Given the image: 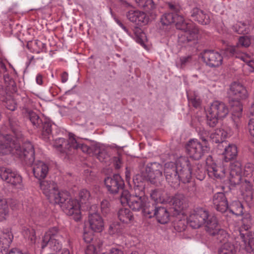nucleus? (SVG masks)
I'll use <instances>...</instances> for the list:
<instances>
[{"instance_id": "nucleus-63", "label": "nucleus", "mask_w": 254, "mask_h": 254, "mask_svg": "<svg viewBox=\"0 0 254 254\" xmlns=\"http://www.w3.org/2000/svg\"><path fill=\"white\" fill-rule=\"evenodd\" d=\"M83 237V240L87 243H90L93 240V236L91 233H84Z\"/></svg>"}, {"instance_id": "nucleus-23", "label": "nucleus", "mask_w": 254, "mask_h": 254, "mask_svg": "<svg viewBox=\"0 0 254 254\" xmlns=\"http://www.w3.org/2000/svg\"><path fill=\"white\" fill-rule=\"evenodd\" d=\"M33 172L34 176L41 180L47 176L49 172V167L44 162L38 161L33 164Z\"/></svg>"}, {"instance_id": "nucleus-60", "label": "nucleus", "mask_w": 254, "mask_h": 254, "mask_svg": "<svg viewBox=\"0 0 254 254\" xmlns=\"http://www.w3.org/2000/svg\"><path fill=\"white\" fill-rule=\"evenodd\" d=\"M85 254H97L95 246L93 245H89L85 251Z\"/></svg>"}, {"instance_id": "nucleus-43", "label": "nucleus", "mask_w": 254, "mask_h": 254, "mask_svg": "<svg viewBox=\"0 0 254 254\" xmlns=\"http://www.w3.org/2000/svg\"><path fill=\"white\" fill-rule=\"evenodd\" d=\"M242 175L236 174V173H231L229 178L230 183L231 185H236L239 184L242 180Z\"/></svg>"}, {"instance_id": "nucleus-37", "label": "nucleus", "mask_w": 254, "mask_h": 254, "mask_svg": "<svg viewBox=\"0 0 254 254\" xmlns=\"http://www.w3.org/2000/svg\"><path fill=\"white\" fill-rule=\"evenodd\" d=\"M23 235L25 239L30 241L32 244L36 242L35 231L31 228H25L22 232Z\"/></svg>"}, {"instance_id": "nucleus-3", "label": "nucleus", "mask_w": 254, "mask_h": 254, "mask_svg": "<svg viewBox=\"0 0 254 254\" xmlns=\"http://www.w3.org/2000/svg\"><path fill=\"white\" fill-rule=\"evenodd\" d=\"M135 186L140 188L135 189V194L130 195L127 190H124L120 196V201L122 205H128L129 207L134 211H139L143 209L147 200V197L142 191L144 189L143 185L141 184H136Z\"/></svg>"}, {"instance_id": "nucleus-49", "label": "nucleus", "mask_w": 254, "mask_h": 254, "mask_svg": "<svg viewBox=\"0 0 254 254\" xmlns=\"http://www.w3.org/2000/svg\"><path fill=\"white\" fill-rule=\"evenodd\" d=\"M166 6L171 11L176 13V14L179 13L181 9L180 4L175 2H166Z\"/></svg>"}, {"instance_id": "nucleus-64", "label": "nucleus", "mask_w": 254, "mask_h": 254, "mask_svg": "<svg viewBox=\"0 0 254 254\" xmlns=\"http://www.w3.org/2000/svg\"><path fill=\"white\" fill-rule=\"evenodd\" d=\"M124 254V252L120 249L117 248H112L108 254Z\"/></svg>"}, {"instance_id": "nucleus-48", "label": "nucleus", "mask_w": 254, "mask_h": 254, "mask_svg": "<svg viewBox=\"0 0 254 254\" xmlns=\"http://www.w3.org/2000/svg\"><path fill=\"white\" fill-rule=\"evenodd\" d=\"M0 211L8 214V207L6 199L0 193Z\"/></svg>"}, {"instance_id": "nucleus-56", "label": "nucleus", "mask_w": 254, "mask_h": 254, "mask_svg": "<svg viewBox=\"0 0 254 254\" xmlns=\"http://www.w3.org/2000/svg\"><path fill=\"white\" fill-rule=\"evenodd\" d=\"M189 103L191 104L194 107L197 108L200 105V99L196 97H192L191 98L188 97Z\"/></svg>"}, {"instance_id": "nucleus-57", "label": "nucleus", "mask_w": 254, "mask_h": 254, "mask_svg": "<svg viewBox=\"0 0 254 254\" xmlns=\"http://www.w3.org/2000/svg\"><path fill=\"white\" fill-rule=\"evenodd\" d=\"M174 228L178 231H183L186 229V226L184 222L180 220L177 223H174Z\"/></svg>"}, {"instance_id": "nucleus-38", "label": "nucleus", "mask_w": 254, "mask_h": 254, "mask_svg": "<svg viewBox=\"0 0 254 254\" xmlns=\"http://www.w3.org/2000/svg\"><path fill=\"white\" fill-rule=\"evenodd\" d=\"M229 210L232 213L239 216L243 214V207L239 201H235L231 204Z\"/></svg>"}, {"instance_id": "nucleus-35", "label": "nucleus", "mask_w": 254, "mask_h": 254, "mask_svg": "<svg viewBox=\"0 0 254 254\" xmlns=\"http://www.w3.org/2000/svg\"><path fill=\"white\" fill-rule=\"evenodd\" d=\"M236 249L231 243H225L219 249V254H235Z\"/></svg>"}, {"instance_id": "nucleus-5", "label": "nucleus", "mask_w": 254, "mask_h": 254, "mask_svg": "<svg viewBox=\"0 0 254 254\" xmlns=\"http://www.w3.org/2000/svg\"><path fill=\"white\" fill-rule=\"evenodd\" d=\"M40 187L43 193L52 203L63 202L68 198L67 191H60L57 185L50 180L40 182Z\"/></svg>"}, {"instance_id": "nucleus-27", "label": "nucleus", "mask_w": 254, "mask_h": 254, "mask_svg": "<svg viewBox=\"0 0 254 254\" xmlns=\"http://www.w3.org/2000/svg\"><path fill=\"white\" fill-rule=\"evenodd\" d=\"M227 136V133L226 131L222 129H217L215 132L211 133L210 138L213 142L216 143H220L219 147L221 146L224 147V144H227V142L224 140Z\"/></svg>"}, {"instance_id": "nucleus-1", "label": "nucleus", "mask_w": 254, "mask_h": 254, "mask_svg": "<svg viewBox=\"0 0 254 254\" xmlns=\"http://www.w3.org/2000/svg\"><path fill=\"white\" fill-rule=\"evenodd\" d=\"M21 134H3L0 132V154L7 155L12 153L18 156L28 165H31L35 159L33 145L29 142L24 143L22 148L17 142Z\"/></svg>"}, {"instance_id": "nucleus-21", "label": "nucleus", "mask_w": 254, "mask_h": 254, "mask_svg": "<svg viewBox=\"0 0 254 254\" xmlns=\"http://www.w3.org/2000/svg\"><path fill=\"white\" fill-rule=\"evenodd\" d=\"M213 202L216 209L221 213L225 212L228 209V201L224 193H216L213 197Z\"/></svg>"}, {"instance_id": "nucleus-10", "label": "nucleus", "mask_w": 254, "mask_h": 254, "mask_svg": "<svg viewBox=\"0 0 254 254\" xmlns=\"http://www.w3.org/2000/svg\"><path fill=\"white\" fill-rule=\"evenodd\" d=\"M187 152L190 157L194 159H200L209 150L208 145H203L197 139H190L187 144Z\"/></svg>"}, {"instance_id": "nucleus-33", "label": "nucleus", "mask_w": 254, "mask_h": 254, "mask_svg": "<svg viewBox=\"0 0 254 254\" xmlns=\"http://www.w3.org/2000/svg\"><path fill=\"white\" fill-rule=\"evenodd\" d=\"M208 160V159H207L206 164L208 166L207 171L209 175L211 177L214 176L216 178H220L222 176V174H221L222 170V168L214 163L209 164Z\"/></svg>"}, {"instance_id": "nucleus-2", "label": "nucleus", "mask_w": 254, "mask_h": 254, "mask_svg": "<svg viewBox=\"0 0 254 254\" xmlns=\"http://www.w3.org/2000/svg\"><path fill=\"white\" fill-rule=\"evenodd\" d=\"M161 21L164 25L176 22L177 29L184 31V33L179 35L178 42L181 44L191 45L198 39L199 32L198 27L192 22L185 21L181 15L173 13H165L162 16Z\"/></svg>"}, {"instance_id": "nucleus-15", "label": "nucleus", "mask_w": 254, "mask_h": 254, "mask_svg": "<svg viewBox=\"0 0 254 254\" xmlns=\"http://www.w3.org/2000/svg\"><path fill=\"white\" fill-rule=\"evenodd\" d=\"M228 96L232 101L240 104V101L246 99L248 92L246 88L241 83L234 82L231 84L228 91Z\"/></svg>"}, {"instance_id": "nucleus-46", "label": "nucleus", "mask_w": 254, "mask_h": 254, "mask_svg": "<svg viewBox=\"0 0 254 254\" xmlns=\"http://www.w3.org/2000/svg\"><path fill=\"white\" fill-rule=\"evenodd\" d=\"M230 172L231 173H236V174L242 175L243 171L241 163L239 162L232 163L231 165Z\"/></svg>"}, {"instance_id": "nucleus-53", "label": "nucleus", "mask_w": 254, "mask_h": 254, "mask_svg": "<svg viewBox=\"0 0 254 254\" xmlns=\"http://www.w3.org/2000/svg\"><path fill=\"white\" fill-rule=\"evenodd\" d=\"M109 232L111 235L120 232V225L118 223H113L109 228Z\"/></svg>"}, {"instance_id": "nucleus-52", "label": "nucleus", "mask_w": 254, "mask_h": 254, "mask_svg": "<svg viewBox=\"0 0 254 254\" xmlns=\"http://www.w3.org/2000/svg\"><path fill=\"white\" fill-rule=\"evenodd\" d=\"M192 61L191 56H187L182 57L180 59V66L181 68H183L186 65L190 64Z\"/></svg>"}, {"instance_id": "nucleus-55", "label": "nucleus", "mask_w": 254, "mask_h": 254, "mask_svg": "<svg viewBox=\"0 0 254 254\" xmlns=\"http://www.w3.org/2000/svg\"><path fill=\"white\" fill-rule=\"evenodd\" d=\"M209 133V132L205 130H202L199 133L200 138L201 139L202 143H201L203 145L207 144L208 145L207 139V138L208 137Z\"/></svg>"}, {"instance_id": "nucleus-61", "label": "nucleus", "mask_w": 254, "mask_h": 254, "mask_svg": "<svg viewBox=\"0 0 254 254\" xmlns=\"http://www.w3.org/2000/svg\"><path fill=\"white\" fill-rule=\"evenodd\" d=\"M16 104L13 100H7L6 101V107L9 110H15L16 109Z\"/></svg>"}, {"instance_id": "nucleus-62", "label": "nucleus", "mask_w": 254, "mask_h": 254, "mask_svg": "<svg viewBox=\"0 0 254 254\" xmlns=\"http://www.w3.org/2000/svg\"><path fill=\"white\" fill-rule=\"evenodd\" d=\"M226 54L229 56H234L236 54V48L234 47H229L226 49Z\"/></svg>"}, {"instance_id": "nucleus-32", "label": "nucleus", "mask_w": 254, "mask_h": 254, "mask_svg": "<svg viewBox=\"0 0 254 254\" xmlns=\"http://www.w3.org/2000/svg\"><path fill=\"white\" fill-rule=\"evenodd\" d=\"M234 32L239 34H248L251 30L252 27L246 23L239 22L232 27Z\"/></svg>"}, {"instance_id": "nucleus-31", "label": "nucleus", "mask_w": 254, "mask_h": 254, "mask_svg": "<svg viewBox=\"0 0 254 254\" xmlns=\"http://www.w3.org/2000/svg\"><path fill=\"white\" fill-rule=\"evenodd\" d=\"M23 113L27 114L30 121L34 126L36 127H40L43 120L40 119L35 112H33L26 107L23 109Z\"/></svg>"}, {"instance_id": "nucleus-13", "label": "nucleus", "mask_w": 254, "mask_h": 254, "mask_svg": "<svg viewBox=\"0 0 254 254\" xmlns=\"http://www.w3.org/2000/svg\"><path fill=\"white\" fill-rule=\"evenodd\" d=\"M54 146L61 153L71 154L76 150L78 145L74 137H69L66 140L63 138L55 139Z\"/></svg>"}, {"instance_id": "nucleus-58", "label": "nucleus", "mask_w": 254, "mask_h": 254, "mask_svg": "<svg viewBox=\"0 0 254 254\" xmlns=\"http://www.w3.org/2000/svg\"><path fill=\"white\" fill-rule=\"evenodd\" d=\"M143 3V5H141L140 7L147 8L148 9H151L154 7V4L153 0H144Z\"/></svg>"}, {"instance_id": "nucleus-29", "label": "nucleus", "mask_w": 254, "mask_h": 254, "mask_svg": "<svg viewBox=\"0 0 254 254\" xmlns=\"http://www.w3.org/2000/svg\"><path fill=\"white\" fill-rule=\"evenodd\" d=\"M156 217L158 222L166 224L169 220L170 213L168 210L163 207H158L156 210Z\"/></svg>"}, {"instance_id": "nucleus-17", "label": "nucleus", "mask_w": 254, "mask_h": 254, "mask_svg": "<svg viewBox=\"0 0 254 254\" xmlns=\"http://www.w3.org/2000/svg\"><path fill=\"white\" fill-rule=\"evenodd\" d=\"M105 185L110 193L116 194L122 190L124 187V182L118 174L114 175L105 179Z\"/></svg>"}, {"instance_id": "nucleus-59", "label": "nucleus", "mask_w": 254, "mask_h": 254, "mask_svg": "<svg viewBox=\"0 0 254 254\" xmlns=\"http://www.w3.org/2000/svg\"><path fill=\"white\" fill-rule=\"evenodd\" d=\"M248 128L250 133L254 137V118L252 117L249 122Z\"/></svg>"}, {"instance_id": "nucleus-54", "label": "nucleus", "mask_w": 254, "mask_h": 254, "mask_svg": "<svg viewBox=\"0 0 254 254\" xmlns=\"http://www.w3.org/2000/svg\"><path fill=\"white\" fill-rule=\"evenodd\" d=\"M243 223L242 228H243L246 232L250 228L251 225V219L249 216L247 217H244L242 219Z\"/></svg>"}, {"instance_id": "nucleus-42", "label": "nucleus", "mask_w": 254, "mask_h": 254, "mask_svg": "<svg viewBox=\"0 0 254 254\" xmlns=\"http://www.w3.org/2000/svg\"><path fill=\"white\" fill-rule=\"evenodd\" d=\"M251 44V38L248 36H244L240 37L237 45L238 46L246 48L249 47Z\"/></svg>"}, {"instance_id": "nucleus-19", "label": "nucleus", "mask_w": 254, "mask_h": 254, "mask_svg": "<svg viewBox=\"0 0 254 254\" xmlns=\"http://www.w3.org/2000/svg\"><path fill=\"white\" fill-rule=\"evenodd\" d=\"M173 206V208L178 214L187 206V199L183 193H176L171 197L169 203Z\"/></svg>"}, {"instance_id": "nucleus-26", "label": "nucleus", "mask_w": 254, "mask_h": 254, "mask_svg": "<svg viewBox=\"0 0 254 254\" xmlns=\"http://www.w3.org/2000/svg\"><path fill=\"white\" fill-rule=\"evenodd\" d=\"M39 127L41 128L42 138L46 141L50 140L52 137L51 122L48 120L44 119Z\"/></svg>"}, {"instance_id": "nucleus-30", "label": "nucleus", "mask_w": 254, "mask_h": 254, "mask_svg": "<svg viewBox=\"0 0 254 254\" xmlns=\"http://www.w3.org/2000/svg\"><path fill=\"white\" fill-rule=\"evenodd\" d=\"M119 219L124 223H129L134 219L132 212L129 209L121 208L118 213Z\"/></svg>"}, {"instance_id": "nucleus-8", "label": "nucleus", "mask_w": 254, "mask_h": 254, "mask_svg": "<svg viewBox=\"0 0 254 254\" xmlns=\"http://www.w3.org/2000/svg\"><path fill=\"white\" fill-rule=\"evenodd\" d=\"M63 237L56 227L50 229L43 238L41 248L44 249L48 246L54 252H59L62 248V242Z\"/></svg>"}, {"instance_id": "nucleus-22", "label": "nucleus", "mask_w": 254, "mask_h": 254, "mask_svg": "<svg viewBox=\"0 0 254 254\" xmlns=\"http://www.w3.org/2000/svg\"><path fill=\"white\" fill-rule=\"evenodd\" d=\"M88 221L90 229L95 232H100L104 229V222L101 216L97 213L90 214Z\"/></svg>"}, {"instance_id": "nucleus-47", "label": "nucleus", "mask_w": 254, "mask_h": 254, "mask_svg": "<svg viewBox=\"0 0 254 254\" xmlns=\"http://www.w3.org/2000/svg\"><path fill=\"white\" fill-rule=\"evenodd\" d=\"M101 210L104 215L108 214L110 211V204L107 199L103 200L101 202Z\"/></svg>"}, {"instance_id": "nucleus-7", "label": "nucleus", "mask_w": 254, "mask_h": 254, "mask_svg": "<svg viewBox=\"0 0 254 254\" xmlns=\"http://www.w3.org/2000/svg\"><path fill=\"white\" fill-rule=\"evenodd\" d=\"M212 218L216 217L210 215L209 212L203 208H197L190 214L188 222L190 227L197 229L204 225L205 230L207 232L208 224H209Z\"/></svg>"}, {"instance_id": "nucleus-40", "label": "nucleus", "mask_w": 254, "mask_h": 254, "mask_svg": "<svg viewBox=\"0 0 254 254\" xmlns=\"http://www.w3.org/2000/svg\"><path fill=\"white\" fill-rule=\"evenodd\" d=\"M133 31L135 36L136 42L145 47V45L143 40V38L145 37V34L140 28L137 26L134 27Z\"/></svg>"}, {"instance_id": "nucleus-16", "label": "nucleus", "mask_w": 254, "mask_h": 254, "mask_svg": "<svg viewBox=\"0 0 254 254\" xmlns=\"http://www.w3.org/2000/svg\"><path fill=\"white\" fill-rule=\"evenodd\" d=\"M210 223L208 224L207 232L210 235L216 237L220 243H229L227 242L229 235L225 230L219 228L216 218H212Z\"/></svg>"}, {"instance_id": "nucleus-36", "label": "nucleus", "mask_w": 254, "mask_h": 254, "mask_svg": "<svg viewBox=\"0 0 254 254\" xmlns=\"http://www.w3.org/2000/svg\"><path fill=\"white\" fill-rule=\"evenodd\" d=\"M186 190L190 196H196L199 192V188L196 186L195 182L189 181L187 182Z\"/></svg>"}, {"instance_id": "nucleus-11", "label": "nucleus", "mask_w": 254, "mask_h": 254, "mask_svg": "<svg viewBox=\"0 0 254 254\" xmlns=\"http://www.w3.org/2000/svg\"><path fill=\"white\" fill-rule=\"evenodd\" d=\"M164 174L167 183L172 187L177 188L179 186V175L178 161L165 164Z\"/></svg>"}, {"instance_id": "nucleus-34", "label": "nucleus", "mask_w": 254, "mask_h": 254, "mask_svg": "<svg viewBox=\"0 0 254 254\" xmlns=\"http://www.w3.org/2000/svg\"><path fill=\"white\" fill-rule=\"evenodd\" d=\"M157 208L153 203L146 202L142 209V212L145 216L148 218H151L156 215V210Z\"/></svg>"}, {"instance_id": "nucleus-4", "label": "nucleus", "mask_w": 254, "mask_h": 254, "mask_svg": "<svg viewBox=\"0 0 254 254\" xmlns=\"http://www.w3.org/2000/svg\"><path fill=\"white\" fill-rule=\"evenodd\" d=\"M162 165L157 162L148 164L139 174L135 175L133 181L134 184L148 181L152 184H158L162 178Z\"/></svg>"}, {"instance_id": "nucleus-12", "label": "nucleus", "mask_w": 254, "mask_h": 254, "mask_svg": "<svg viewBox=\"0 0 254 254\" xmlns=\"http://www.w3.org/2000/svg\"><path fill=\"white\" fill-rule=\"evenodd\" d=\"M0 177L2 180L17 188L23 190L24 186L21 176L11 169L0 167Z\"/></svg>"}, {"instance_id": "nucleus-24", "label": "nucleus", "mask_w": 254, "mask_h": 254, "mask_svg": "<svg viewBox=\"0 0 254 254\" xmlns=\"http://www.w3.org/2000/svg\"><path fill=\"white\" fill-rule=\"evenodd\" d=\"M190 16L194 21L202 25L208 24L210 22L208 14L197 7L192 9L190 11Z\"/></svg>"}, {"instance_id": "nucleus-50", "label": "nucleus", "mask_w": 254, "mask_h": 254, "mask_svg": "<svg viewBox=\"0 0 254 254\" xmlns=\"http://www.w3.org/2000/svg\"><path fill=\"white\" fill-rule=\"evenodd\" d=\"M239 58H240L241 60L247 63L248 66L254 69V62L253 60L251 59V57L249 56L248 55L245 54H242L239 57Z\"/></svg>"}, {"instance_id": "nucleus-28", "label": "nucleus", "mask_w": 254, "mask_h": 254, "mask_svg": "<svg viewBox=\"0 0 254 254\" xmlns=\"http://www.w3.org/2000/svg\"><path fill=\"white\" fill-rule=\"evenodd\" d=\"M224 152L223 153L226 161L234 159L237 155V147L233 144H224Z\"/></svg>"}, {"instance_id": "nucleus-44", "label": "nucleus", "mask_w": 254, "mask_h": 254, "mask_svg": "<svg viewBox=\"0 0 254 254\" xmlns=\"http://www.w3.org/2000/svg\"><path fill=\"white\" fill-rule=\"evenodd\" d=\"M79 196L80 202L82 203H86L90 198V194L87 190L83 189L79 192Z\"/></svg>"}, {"instance_id": "nucleus-9", "label": "nucleus", "mask_w": 254, "mask_h": 254, "mask_svg": "<svg viewBox=\"0 0 254 254\" xmlns=\"http://www.w3.org/2000/svg\"><path fill=\"white\" fill-rule=\"evenodd\" d=\"M60 204L63 211L68 215L73 216L74 219L78 221L81 219L80 204L75 199L69 198L68 192V198L63 202L55 203Z\"/></svg>"}, {"instance_id": "nucleus-51", "label": "nucleus", "mask_w": 254, "mask_h": 254, "mask_svg": "<svg viewBox=\"0 0 254 254\" xmlns=\"http://www.w3.org/2000/svg\"><path fill=\"white\" fill-rule=\"evenodd\" d=\"M171 197L164 190H162L161 199L159 201L160 203H170Z\"/></svg>"}, {"instance_id": "nucleus-6", "label": "nucleus", "mask_w": 254, "mask_h": 254, "mask_svg": "<svg viewBox=\"0 0 254 254\" xmlns=\"http://www.w3.org/2000/svg\"><path fill=\"white\" fill-rule=\"evenodd\" d=\"M228 113V108L224 103L218 101L213 102L206 111L207 124L210 127H214L218 120L225 118Z\"/></svg>"}, {"instance_id": "nucleus-41", "label": "nucleus", "mask_w": 254, "mask_h": 254, "mask_svg": "<svg viewBox=\"0 0 254 254\" xmlns=\"http://www.w3.org/2000/svg\"><path fill=\"white\" fill-rule=\"evenodd\" d=\"M192 170L194 171V174L198 179L201 180L204 178L205 172L201 165H197L194 166Z\"/></svg>"}, {"instance_id": "nucleus-14", "label": "nucleus", "mask_w": 254, "mask_h": 254, "mask_svg": "<svg viewBox=\"0 0 254 254\" xmlns=\"http://www.w3.org/2000/svg\"><path fill=\"white\" fill-rule=\"evenodd\" d=\"M179 175V185L180 182L184 184L191 181L192 168L187 158L181 157L178 160Z\"/></svg>"}, {"instance_id": "nucleus-39", "label": "nucleus", "mask_w": 254, "mask_h": 254, "mask_svg": "<svg viewBox=\"0 0 254 254\" xmlns=\"http://www.w3.org/2000/svg\"><path fill=\"white\" fill-rule=\"evenodd\" d=\"M242 174L249 178H252L254 181V164L248 163L245 165Z\"/></svg>"}, {"instance_id": "nucleus-25", "label": "nucleus", "mask_w": 254, "mask_h": 254, "mask_svg": "<svg viewBox=\"0 0 254 254\" xmlns=\"http://www.w3.org/2000/svg\"><path fill=\"white\" fill-rule=\"evenodd\" d=\"M240 237L244 242L246 251L249 253H254V233L246 232L245 233L240 230Z\"/></svg>"}, {"instance_id": "nucleus-18", "label": "nucleus", "mask_w": 254, "mask_h": 254, "mask_svg": "<svg viewBox=\"0 0 254 254\" xmlns=\"http://www.w3.org/2000/svg\"><path fill=\"white\" fill-rule=\"evenodd\" d=\"M202 58L206 64L210 67H218L223 62L221 55L213 50H206L202 54Z\"/></svg>"}, {"instance_id": "nucleus-45", "label": "nucleus", "mask_w": 254, "mask_h": 254, "mask_svg": "<svg viewBox=\"0 0 254 254\" xmlns=\"http://www.w3.org/2000/svg\"><path fill=\"white\" fill-rule=\"evenodd\" d=\"M162 190V189H156L151 191L150 197L155 203H159L161 196Z\"/></svg>"}, {"instance_id": "nucleus-20", "label": "nucleus", "mask_w": 254, "mask_h": 254, "mask_svg": "<svg viewBox=\"0 0 254 254\" xmlns=\"http://www.w3.org/2000/svg\"><path fill=\"white\" fill-rule=\"evenodd\" d=\"M126 16L128 20L139 25L147 24L148 20L146 14L139 10H129Z\"/></svg>"}]
</instances>
